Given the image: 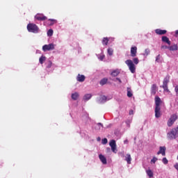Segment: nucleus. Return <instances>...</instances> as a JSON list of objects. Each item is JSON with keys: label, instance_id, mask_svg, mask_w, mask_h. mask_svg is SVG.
Listing matches in <instances>:
<instances>
[{"label": "nucleus", "instance_id": "obj_1", "mask_svg": "<svg viewBox=\"0 0 178 178\" xmlns=\"http://www.w3.org/2000/svg\"><path fill=\"white\" fill-rule=\"evenodd\" d=\"M161 104H162V100H161V98L158 96L155 97V118L157 119L159 118H161Z\"/></svg>", "mask_w": 178, "mask_h": 178}, {"label": "nucleus", "instance_id": "obj_2", "mask_svg": "<svg viewBox=\"0 0 178 178\" xmlns=\"http://www.w3.org/2000/svg\"><path fill=\"white\" fill-rule=\"evenodd\" d=\"M27 30L29 33H33L35 34H37L40 31V29L35 24H29L27 25Z\"/></svg>", "mask_w": 178, "mask_h": 178}, {"label": "nucleus", "instance_id": "obj_3", "mask_svg": "<svg viewBox=\"0 0 178 178\" xmlns=\"http://www.w3.org/2000/svg\"><path fill=\"white\" fill-rule=\"evenodd\" d=\"M170 80V76L167 75L163 81V86H161L162 88H163L164 91H166V92H170V90H169V88L168 87V84H169V81Z\"/></svg>", "mask_w": 178, "mask_h": 178}, {"label": "nucleus", "instance_id": "obj_4", "mask_svg": "<svg viewBox=\"0 0 178 178\" xmlns=\"http://www.w3.org/2000/svg\"><path fill=\"white\" fill-rule=\"evenodd\" d=\"M127 66H128L129 70H130L131 73H136V65L133 63L131 60H127L125 61Z\"/></svg>", "mask_w": 178, "mask_h": 178}, {"label": "nucleus", "instance_id": "obj_5", "mask_svg": "<svg viewBox=\"0 0 178 178\" xmlns=\"http://www.w3.org/2000/svg\"><path fill=\"white\" fill-rule=\"evenodd\" d=\"M176 120H177V115H172L167 122L168 127H171V126H173V124L175 123V122H176Z\"/></svg>", "mask_w": 178, "mask_h": 178}, {"label": "nucleus", "instance_id": "obj_6", "mask_svg": "<svg viewBox=\"0 0 178 178\" xmlns=\"http://www.w3.org/2000/svg\"><path fill=\"white\" fill-rule=\"evenodd\" d=\"M54 49H55V44L54 43L44 44L42 47V50L44 51V52H47V51H54Z\"/></svg>", "mask_w": 178, "mask_h": 178}, {"label": "nucleus", "instance_id": "obj_7", "mask_svg": "<svg viewBox=\"0 0 178 178\" xmlns=\"http://www.w3.org/2000/svg\"><path fill=\"white\" fill-rule=\"evenodd\" d=\"M35 19L36 20H39L40 22H44V20H47V17L44 15V14H37L35 16Z\"/></svg>", "mask_w": 178, "mask_h": 178}, {"label": "nucleus", "instance_id": "obj_8", "mask_svg": "<svg viewBox=\"0 0 178 178\" xmlns=\"http://www.w3.org/2000/svg\"><path fill=\"white\" fill-rule=\"evenodd\" d=\"M109 145L111 147V150L113 151V152L116 153V140H111L109 143Z\"/></svg>", "mask_w": 178, "mask_h": 178}, {"label": "nucleus", "instance_id": "obj_9", "mask_svg": "<svg viewBox=\"0 0 178 178\" xmlns=\"http://www.w3.org/2000/svg\"><path fill=\"white\" fill-rule=\"evenodd\" d=\"M161 154L163 156H165L166 155V147L165 146H161L159 147V151L157 152V155H161Z\"/></svg>", "mask_w": 178, "mask_h": 178}, {"label": "nucleus", "instance_id": "obj_10", "mask_svg": "<svg viewBox=\"0 0 178 178\" xmlns=\"http://www.w3.org/2000/svg\"><path fill=\"white\" fill-rule=\"evenodd\" d=\"M131 56H132V58L137 56V47L134 46L131 47Z\"/></svg>", "mask_w": 178, "mask_h": 178}, {"label": "nucleus", "instance_id": "obj_11", "mask_svg": "<svg viewBox=\"0 0 178 178\" xmlns=\"http://www.w3.org/2000/svg\"><path fill=\"white\" fill-rule=\"evenodd\" d=\"M155 33L156 34H158V35H163L168 33V31L158 29L155 30Z\"/></svg>", "mask_w": 178, "mask_h": 178}, {"label": "nucleus", "instance_id": "obj_12", "mask_svg": "<svg viewBox=\"0 0 178 178\" xmlns=\"http://www.w3.org/2000/svg\"><path fill=\"white\" fill-rule=\"evenodd\" d=\"M156 91H158V86H156V84H153L151 87L152 95H155V94H156Z\"/></svg>", "mask_w": 178, "mask_h": 178}, {"label": "nucleus", "instance_id": "obj_13", "mask_svg": "<svg viewBox=\"0 0 178 178\" xmlns=\"http://www.w3.org/2000/svg\"><path fill=\"white\" fill-rule=\"evenodd\" d=\"M119 74H120V71L119 69L114 70L111 73V76H112V77H118Z\"/></svg>", "mask_w": 178, "mask_h": 178}, {"label": "nucleus", "instance_id": "obj_14", "mask_svg": "<svg viewBox=\"0 0 178 178\" xmlns=\"http://www.w3.org/2000/svg\"><path fill=\"white\" fill-rule=\"evenodd\" d=\"M161 41H163V42H165L166 44H168V45H170V44H172V42L169 40V38H168L167 36H162Z\"/></svg>", "mask_w": 178, "mask_h": 178}, {"label": "nucleus", "instance_id": "obj_15", "mask_svg": "<svg viewBox=\"0 0 178 178\" xmlns=\"http://www.w3.org/2000/svg\"><path fill=\"white\" fill-rule=\"evenodd\" d=\"M99 158L103 165H106L107 161H106V158L105 157V156H104L102 154H99Z\"/></svg>", "mask_w": 178, "mask_h": 178}, {"label": "nucleus", "instance_id": "obj_16", "mask_svg": "<svg viewBox=\"0 0 178 178\" xmlns=\"http://www.w3.org/2000/svg\"><path fill=\"white\" fill-rule=\"evenodd\" d=\"M77 81H80L81 83H83L84 80H86V76L84 75L78 74L76 77Z\"/></svg>", "mask_w": 178, "mask_h": 178}, {"label": "nucleus", "instance_id": "obj_17", "mask_svg": "<svg viewBox=\"0 0 178 178\" xmlns=\"http://www.w3.org/2000/svg\"><path fill=\"white\" fill-rule=\"evenodd\" d=\"M127 97L129 98H131V97H133V91L131 90V88L128 87L127 88Z\"/></svg>", "mask_w": 178, "mask_h": 178}, {"label": "nucleus", "instance_id": "obj_18", "mask_svg": "<svg viewBox=\"0 0 178 178\" xmlns=\"http://www.w3.org/2000/svg\"><path fill=\"white\" fill-rule=\"evenodd\" d=\"M169 51H177L178 50V46L177 44H173L172 46H170L168 47Z\"/></svg>", "mask_w": 178, "mask_h": 178}, {"label": "nucleus", "instance_id": "obj_19", "mask_svg": "<svg viewBox=\"0 0 178 178\" xmlns=\"http://www.w3.org/2000/svg\"><path fill=\"white\" fill-rule=\"evenodd\" d=\"M125 161L127 162L128 165H130V163H131V156L130 154H127Z\"/></svg>", "mask_w": 178, "mask_h": 178}, {"label": "nucleus", "instance_id": "obj_20", "mask_svg": "<svg viewBox=\"0 0 178 178\" xmlns=\"http://www.w3.org/2000/svg\"><path fill=\"white\" fill-rule=\"evenodd\" d=\"M146 173L147 175V176H149V177H154V172H152V170H146Z\"/></svg>", "mask_w": 178, "mask_h": 178}, {"label": "nucleus", "instance_id": "obj_21", "mask_svg": "<svg viewBox=\"0 0 178 178\" xmlns=\"http://www.w3.org/2000/svg\"><path fill=\"white\" fill-rule=\"evenodd\" d=\"M78 98H79V93L75 92L72 94V99H74V101H76Z\"/></svg>", "mask_w": 178, "mask_h": 178}, {"label": "nucleus", "instance_id": "obj_22", "mask_svg": "<svg viewBox=\"0 0 178 178\" xmlns=\"http://www.w3.org/2000/svg\"><path fill=\"white\" fill-rule=\"evenodd\" d=\"M108 83V79L104 78L100 81V85L101 86H105V84Z\"/></svg>", "mask_w": 178, "mask_h": 178}, {"label": "nucleus", "instance_id": "obj_23", "mask_svg": "<svg viewBox=\"0 0 178 178\" xmlns=\"http://www.w3.org/2000/svg\"><path fill=\"white\" fill-rule=\"evenodd\" d=\"M91 97H92V95H91V94H86V95H84L83 99L85 101H88V99H91Z\"/></svg>", "mask_w": 178, "mask_h": 178}, {"label": "nucleus", "instance_id": "obj_24", "mask_svg": "<svg viewBox=\"0 0 178 178\" xmlns=\"http://www.w3.org/2000/svg\"><path fill=\"white\" fill-rule=\"evenodd\" d=\"M108 42H109V39L108 38H104L102 40L103 45H108Z\"/></svg>", "mask_w": 178, "mask_h": 178}, {"label": "nucleus", "instance_id": "obj_25", "mask_svg": "<svg viewBox=\"0 0 178 178\" xmlns=\"http://www.w3.org/2000/svg\"><path fill=\"white\" fill-rule=\"evenodd\" d=\"M46 58L44 56H42L40 58H39V62L41 65H42V63H44V62H45Z\"/></svg>", "mask_w": 178, "mask_h": 178}, {"label": "nucleus", "instance_id": "obj_26", "mask_svg": "<svg viewBox=\"0 0 178 178\" xmlns=\"http://www.w3.org/2000/svg\"><path fill=\"white\" fill-rule=\"evenodd\" d=\"M49 22H51L49 24V26H54L55 23H57L56 19H49Z\"/></svg>", "mask_w": 178, "mask_h": 178}, {"label": "nucleus", "instance_id": "obj_27", "mask_svg": "<svg viewBox=\"0 0 178 178\" xmlns=\"http://www.w3.org/2000/svg\"><path fill=\"white\" fill-rule=\"evenodd\" d=\"M132 62H134V65H138L140 60H138V58H134Z\"/></svg>", "mask_w": 178, "mask_h": 178}, {"label": "nucleus", "instance_id": "obj_28", "mask_svg": "<svg viewBox=\"0 0 178 178\" xmlns=\"http://www.w3.org/2000/svg\"><path fill=\"white\" fill-rule=\"evenodd\" d=\"M108 55H110V56H112V55H113V49L109 48L108 49V51H107Z\"/></svg>", "mask_w": 178, "mask_h": 178}, {"label": "nucleus", "instance_id": "obj_29", "mask_svg": "<svg viewBox=\"0 0 178 178\" xmlns=\"http://www.w3.org/2000/svg\"><path fill=\"white\" fill-rule=\"evenodd\" d=\"M53 34H54V30L49 29L47 31V35H49V37L52 36Z\"/></svg>", "mask_w": 178, "mask_h": 178}, {"label": "nucleus", "instance_id": "obj_30", "mask_svg": "<svg viewBox=\"0 0 178 178\" xmlns=\"http://www.w3.org/2000/svg\"><path fill=\"white\" fill-rule=\"evenodd\" d=\"M101 127H104V125H102V123L99 122L97 124V127H95V129H97V130H99L101 129Z\"/></svg>", "mask_w": 178, "mask_h": 178}, {"label": "nucleus", "instance_id": "obj_31", "mask_svg": "<svg viewBox=\"0 0 178 178\" xmlns=\"http://www.w3.org/2000/svg\"><path fill=\"white\" fill-rule=\"evenodd\" d=\"M162 162L163 163H164V165H168V159H166L165 157L163 158Z\"/></svg>", "mask_w": 178, "mask_h": 178}, {"label": "nucleus", "instance_id": "obj_32", "mask_svg": "<svg viewBox=\"0 0 178 178\" xmlns=\"http://www.w3.org/2000/svg\"><path fill=\"white\" fill-rule=\"evenodd\" d=\"M102 143L104 145L108 144V139L106 138H104V139L102 140Z\"/></svg>", "mask_w": 178, "mask_h": 178}, {"label": "nucleus", "instance_id": "obj_33", "mask_svg": "<svg viewBox=\"0 0 178 178\" xmlns=\"http://www.w3.org/2000/svg\"><path fill=\"white\" fill-rule=\"evenodd\" d=\"M158 161V158L156 157H153V159L151 160V163H155Z\"/></svg>", "mask_w": 178, "mask_h": 178}, {"label": "nucleus", "instance_id": "obj_34", "mask_svg": "<svg viewBox=\"0 0 178 178\" xmlns=\"http://www.w3.org/2000/svg\"><path fill=\"white\" fill-rule=\"evenodd\" d=\"M161 60V55L159 54L156 57V62H160Z\"/></svg>", "mask_w": 178, "mask_h": 178}, {"label": "nucleus", "instance_id": "obj_35", "mask_svg": "<svg viewBox=\"0 0 178 178\" xmlns=\"http://www.w3.org/2000/svg\"><path fill=\"white\" fill-rule=\"evenodd\" d=\"M145 55H147V56L149 55V49H146L145 50Z\"/></svg>", "mask_w": 178, "mask_h": 178}, {"label": "nucleus", "instance_id": "obj_36", "mask_svg": "<svg viewBox=\"0 0 178 178\" xmlns=\"http://www.w3.org/2000/svg\"><path fill=\"white\" fill-rule=\"evenodd\" d=\"M161 49H169V47L166 45H161Z\"/></svg>", "mask_w": 178, "mask_h": 178}, {"label": "nucleus", "instance_id": "obj_37", "mask_svg": "<svg viewBox=\"0 0 178 178\" xmlns=\"http://www.w3.org/2000/svg\"><path fill=\"white\" fill-rule=\"evenodd\" d=\"M175 91L177 94V95H178V86H176L175 88Z\"/></svg>", "mask_w": 178, "mask_h": 178}, {"label": "nucleus", "instance_id": "obj_38", "mask_svg": "<svg viewBox=\"0 0 178 178\" xmlns=\"http://www.w3.org/2000/svg\"><path fill=\"white\" fill-rule=\"evenodd\" d=\"M104 58H105V55L100 56V57L99 58L100 60H104Z\"/></svg>", "mask_w": 178, "mask_h": 178}, {"label": "nucleus", "instance_id": "obj_39", "mask_svg": "<svg viewBox=\"0 0 178 178\" xmlns=\"http://www.w3.org/2000/svg\"><path fill=\"white\" fill-rule=\"evenodd\" d=\"M52 66V62L49 61V65H47L48 69Z\"/></svg>", "mask_w": 178, "mask_h": 178}, {"label": "nucleus", "instance_id": "obj_40", "mask_svg": "<svg viewBox=\"0 0 178 178\" xmlns=\"http://www.w3.org/2000/svg\"><path fill=\"white\" fill-rule=\"evenodd\" d=\"M129 115H134V111L130 110L129 111Z\"/></svg>", "mask_w": 178, "mask_h": 178}, {"label": "nucleus", "instance_id": "obj_41", "mask_svg": "<svg viewBox=\"0 0 178 178\" xmlns=\"http://www.w3.org/2000/svg\"><path fill=\"white\" fill-rule=\"evenodd\" d=\"M102 101H106V97L102 96Z\"/></svg>", "mask_w": 178, "mask_h": 178}, {"label": "nucleus", "instance_id": "obj_42", "mask_svg": "<svg viewBox=\"0 0 178 178\" xmlns=\"http://www.w3.org/2000/svg\"><path fill=\"white\" fill-rule=\"evenodd\" d=\"M126 123H127L128 127H130V121H127Z\"/></svg>", "mask_w": 178, "mask_h": 178}, {"label": "nucleus", "instance_id": "obj_43", "mask_svg": "<svg viewBox=\"0 0 178 178\" xmlns=\"http://www.w3.org/2000/svg\"><path fill=\"white\" fill-rule=\"evenodd\" d=\"M116 80L119 81V83H122V80H120L119 78H116Z\"/></svg>", "mask_w": 178, "mask_h": 178}, {"label": "nucleus", "instance_id": "obj_44", "mask_svg": "<svg viewBox=\"0 0 178 178\" xmlns=\"http://www.w3.org/2000/svg\"><path fill=\"white\" fill-rule=\"evenodd\" d=\"M177 35H178V30H177V31H175V37H177Z\"/></svg>", "mask_w": 178, "mask_h": 178}, {"label": "nucleus", "instance_id": "obj_45", "mask_svg": "<svg viewBox=\"0 0 178 178\" xmlns=\"http://www.w3.org/2000/svg\"><path fill=\"white\" fill-rule=\"evenodd\" d=\"M97 141H101V138L98 137L97 138Z\"/></svg>", "mask_w": 178, "mask_h": 178}]
</instances>
